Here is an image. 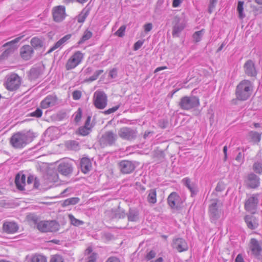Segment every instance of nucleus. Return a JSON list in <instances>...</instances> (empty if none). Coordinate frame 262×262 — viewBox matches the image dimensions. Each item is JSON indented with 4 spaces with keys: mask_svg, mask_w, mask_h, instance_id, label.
<instances>
[{
    "mask_svg": "<svg viewBox=\"0 0 262 262\" xmlns=\"http://www.w3.org/2000/svg\"><path fill=\"white\" fill-rule=\"evenodd\" d=\"M90 11L89 9H83L80 14L77 16V20L79 23H83L86 17L89 15Z\"/></svg>",
    "mask_w": 262,
    "mask_h": 262,
    "instance_id": "27",
    "label": "nucleus"
},
{
    "mask_svg": "<svg viewBox=\"0 0 262 262\" xmlns=\"http://www.w3.org/2000/svg\"><path fill=\"white\" fill-rule=\"evenodd\" d=\"M62 45H63V43L60 42V41L59 40L48 52V53H50L55 50L56 49L60 48Z\"/></svg>",
    "mask_w": 262,
    "mask_h": 262,
    "instance_id": "47",
    "label": "nucleus"
},
{
    "mask_svg": "<svg viewBox=\"0 0 262 262\" xmlns=\"http://www.w3.org/2000/svg\"><path fill=\"white\" fill-rule=\"evenodd\" d=\"M258 204V195L257 194L251 195L245 201V209L249 213L254 214L256 211Z\"/></svg>",
    "mask_w": 262,
    "mask_h": 262,
    "instance_id": "9",
    "label": "nucleus"
},
{
    "mask_svg": "<svg viewBox=\"0 0 262 262\" xmlns=\"http://www.w3.org/2000/svg\"><path fill=\"white\" fill-rule=\"evenodd\" d=\"M183 182L185 185L189 189V190L192 193H195V186L191 182L190 179L188 178H184L183 180Z\"/></svg>",
    "mask_w": 262,
    "mask_h": 262,
    "instance_id": "30",
    "label": "nucleus"
},
{
    "mask_svg": "<svg viewBox=\"0 0 262 262\" xmlns=\"http://www.w3.org/2000/svg\"><path fill=\"white\" fill-rule=\"evenodd\" d=\"M52 15L54 20L56 22L62 21L66 17V8L63 6H57L52 9Z\"/></svg>",
    "mask_w": 262,
    "mask_h": 262,
    "instance_id": "14",
    "label": "nucleus"
},
{
    "mask_svg": "<svg viewBox=\"0 0 262 262\" xmlns=\"http://www.w3.org/2000/svg\"><path fill=\"white\" fill-rule=\"evenodd\" d=\"M31 47L33 49H38L43 47V42L41 38L38 37H34L30 40Z\"/></svg>",
    "mask_w": 262,
    "mask_h": 262,
    "instance_id": "26",
    "label": "nucleus"
},
{
    "mask_svg": "<svg viewBox=\"0 0 262 262\" xmlns=\"http://www.w3.org/2000/svg\"><path fill=\"white\" fill-rule=\"evenodd\" d=\"M117 139V135L113 131L105 132L101 138V142L104 144L112 145Z\"/></svg>",
    "mask_w": 262,
    "mask_h": 262,
    "instance_id": "18",
    "label": "nucleus"
},
{
    "mask_svg": "<svg viewBox=\"0 0 262 262\" xmlns=\"http://www.w3.org/2000/svg\"><path fill=\"white\" fill-rule=\"evenodd\" d=\"M81 92L80 91H74L72 93V96L74 100H77L81 97Z\"/></svg>",
    "mask_w": 262,
    "mask_h": 262,
    "instance_id": "46",
    "label": "nucleus"
},
{
    "mask_svg": "<svg viewBox=\"0 0 262 262\" xmlns=\"http://www.w3.org/2000/svg\"><path fill=\"white\" fill-rule=\"evenodd\" d=\"M68 217L71 224L74 226H79L84 224V222L82 221L77 219L73 214H69Z\"/></svg>",
    "mask_w": 262,
    "mask_h": 262,
    "instance_id": "34",
    "label": "nucleus"
},
{
    "mask_svg": "<svg viewBox=\"0 0 262 262\" xmlns=\"http://www.w3.org/2000/svg\"><path fill=\"white\" fill-rule=\"evenodd\" d=\"M34 53L32 47L28 45H24L20 49L19 54L22 59L25 60H29Z\"/></svg>",
    "mask_w": 262,
    "mask_h": 262,
    "instance_id": "17",
    "label": "nucleus"
},
{
    "mask_svg": "<svg viewBox=\"0 0 262 262\" xmlns=\"http://www.w3.org/2000/svg\"><path fill=\"white\" fill-rule=\"evenodd\" d=\"M71 34H67L66 35H65L64 36H63L62 38H61L60 39H59V40L60 41V42H61L63 45L69 39H70L71 37Z\"/></svg>",
    "mask_w": 262,
    "mask_h": 262,
    "instance_id": "55",
    "label": "nucleus"
},
{
    "mask_svg": "<svg viewBox=\"0 0 262 262\" xmlns=\"http://www.w3.org/2000/svg\"><path fill=\"white\" fill-rule=\"evenodd\" d=\"M42 112L40 108H37L34 112L30 113V116L40 118L42 116Z\"/></svg>",
    "mask_w": 262,
    "mask_h": 262,
    "instance_id": "44",
    "label": "nucleus"
},
{
    "mask_svg": "<svg viewBox=\"0 0 262 262\" xmlns=\"http://www.w3.org/2000/svg\"><path fill=\"white\" fill-rule=\"evenodd\" d=\"M205 30L204 29L200 31L195 32L193 35V38L195 42H198L201 40L202 36Z\"/></svg>",
    "mask_w": 262,
    "mask_h": 262,
    "instance_id": "37",
    "label": "nucleus"
},
{
    "mask_svg": "<svg viewBox=\"0 0 262 262\" xmlns=\"http://www.w3.org/2000/svg\"><path fill=\"white\" fill-rule=\"evenodd\" d=\"M252 91L253 85L251 82L248 80H243L236 86V98L241 101H245L250 97Z\"/></svg>",
    "mask_w": 262,
    "mask_h": 262,
    "instance_id": "3",
    "label": "nucleus"
},
{
    "mask_svg": "<svg viewBox=\"0 0 262 262\" xmlns=\"http://www.w3.org/2000/svg\"><path fill=\"white\" fill-rule=\"evenodd\" d=\"M92 251H93L92 248V247H88V248L85 250V253L86 254H88V255L90 254H92Z\"/></svg>",
    "mask_w": 262,
    "mask_h": 262,
    "instance_id": "62",
    "label": "nucleus"
},
{
    "mask_svg": "<svg viewBox=\"0 0 262 262\" xmlns=\"http://www.w3.org/2000/svg\"><path fill=\"white\" fill-rule=\"evenodd\" d=\"M80 199L78 198H71L65 200L62 203V206L66 207L71 205H75L79 202Z\"/></svg>",
    "mask_w": 262,
    "mask_h": 262,
    "instance_id": "33",
    "label": "nucleus"
},
{
    "mask_svg": "<svg viewBox=\"0 0 262 262\" xmlns=\"http://www.w3.org/2000/svg\"><path fill=\"white\" fill-rule=\"evenodd\" d=\"M152 25L151 23H147L144 25V29L146 32H149L151 30Z\"/></svg>",
    "mask_w": 262,
    "mask_h": 262,
    "instance_id": "56",
    "label": "nucleus"
},
{
    "mask_svg": "<svg viewBox=\"0 0 262 262\" xmlns=\"http://www.w3.org/2000/svg\"><path fill=\"white\" fill-rule=\"evenodd\" d=\"M147 201L149 203L155 204L157 202V191L155 189L149 190Z\"/></svg>",
    "mask_w": 262,
    "mask_h": 262,
    "instance_id": "28",
    "label": "nucleus"
},
{
    "mask_svg": "<svg viewBox=\"0 0 262 262\" xmlns=\"http://www.w3.org/2000/svg\"><path fill=\"white\" fill-rule=\"evenodd\" d=\"M15 183L16 188L18 190H25L26 186L25 175L24 174H17L15 177Z\"/></svg>",
    "mask_w": 262,
    "mask_h": 262,
    "instance_id": "23",
    "label": "nucleus"
},
{
    "mask_svg": "<svg viewBox=\"0 0 262 262\" xmlns=\"http://www.w3.org/2000/svg\"><path fill=\"white\" fill-rule=\"evenodd\" d=\"M166 69H167V67H166V66L158 67L155 69V73L158 72L161 70H165Z\"/></svg>",
    "mask_w": 262,
    "mask_h": 262,
    "instance_id": "63",
    "label": "nucleus"
},
{
    "mask_svg": "<svg viewBox=\"0 0 262 262\" xmlns=\"http://www.w3.org/2000/svg\"><path fill=\"white\" fill-rule=\"evenodd\" d=\"M24 36V35L19 36L10 41L7 42L3 45V47H6L8 46H9V45H12V44H14L15 43L18 42Z\"/></svg>",
    "mask_w": 262,
    "mask_h": 262,
    "instance_id": "45",
    "label": "nucleus"
},
{
    "mask_svg": "<svg viewBox=\"0 0 262 262\" xmlns=\"http://www.w3.org/2000/svg\"><path fill=\"white\" fill-rule=\"evenodd\" d=\"M119 107V105L114 106V107L110 108L107 110L106 111H104V114L105 115H107V114H110L113 113H114L115 112H116L117 110H118Z\"/></svg>",
    "mask_w": 262,
    "mask_h": 262,
    "instance_id": "49",
    "label": "nucleus"
},
{
    "mask_svg": "<svg viewBox=\"0 0 262 262\" xmlns=\"http://www.w3.org/2000/svg\"><path fill=\"white\" fill-rule=\"evenodd\" d=\"M244 71L248 76H255L257 72L254 63L249 60L246 62L244 66Z\"/></svg>",
    "mask_w": 262,
    "mask_h": 262,
    "instance_id": "21",
    "label": "nucleus"
},
{
    "mask_svg": "<svg viewBox=\"0 0 262 262\" xmlns=\"http://www.w3.org/2000/svg\"><path fill=\"white\" fill-rule=\"evenodd\" d=\"M245 221L247 227L251 230L255 229L258 226V220L253 216L249 215H246L245 217Z\"/></svg>",
    "mask_w": 262,
    "mask_h": 262,
    "instance_id": "25",
    "label": "nucleus"
},
{
    "mask_svg": "<svg viewBox=\"0 0 262 262\" xmlns=\"http://www.w3.org/2000/svg\"><path fill=\"white\" fill-rule=\"evenodd\" d=\"M31 262H47V258L42 254H35L32 256Z\"/></svg>",
    "mask_w": 262,
    "mask_h": 262,
    "instance_id": "29",
    "label": "nucleus"
},
{
    "mask_svg": "<svg viewBox=\"0 0 262 262\" xmlns=\"http://www.w3.org/2000/svg\"><path fill=\"white\" fill-rule=\"evenodd\" d=\"M82 111L81 108H78L77 111L75 113V118L74 120L76 122H79L82 117Z\"/></svg>",
    "mask_w": 262,
    "mask_h": 262,
    "instance_id": "41",
    "label": "nucleus"
},
{
    "mask_svg": "<svg viewBox=\"0 0 262 262\" xmlns=\"http://www.w3.org/2000/svg\"><path fill=\"white\" fill-rule=\"evenodd\" d=\"M84 58V54L80 51L75 52L67 61L65 68L69 71L76 68L79 66Z\"/></svg>",
    "mask_w": 262,
    "mask_h": 262,
    "instance_id": "6",
    "label": "nucleus"
},
{
    "mask_svg": "<svg viewBox=\"0 0 262 262\" xmlns=\"http://www.w3.org/2000/svg\"><path fill=\"white\" fill-rule=\"evenodd\" d=\"M120 172L124 174H129L133 172L135 169V164L128 160H122L118 164Z\"/></svg>",
    "mask_w": 262,
    "mask_h": 262,
    "instance_id": "13",
    "label": "nucleus"
},
{
    "mask_svg": "<svg viewBox=\"0 0 262 262\" xmlns=\"http://www.w3.org/2000/svg\"><path fill=\"white\" fill-rule=\"evenodd\" d=\"M28 219L41 232H54L60 229L59 224L55 220L39 221L38 217L35 215H30Z\"/></svg>",
    "mask_w": 262,
    "mask_h": 262,
    "instance_id": "1",
    "label": "nucleus"
},
{
    "mask_svg": "<svg viewBox=\"0 0 262 262\" xmlns=\"http://www.w3.org/2000/svg\"><path fill=\"white\" fill-rule=\"evenodd\" d=\"M126 29V26L122 25L119 29L115 33V35L120 37H122L124 35V33Z\"/></svg>",
    "mask_w": 262,
    "mask_h": 262,
    "instance_id": "40",
    "label": "nucleus"
},
{
    "mask_svg": "<svg viewBox=\"0 0 262 262\" xmlns=\"http://www.w3.org/2000/svg\"><path fill=\"white\" fill-rule=\"evenodd\" d=\"M103 72V70H98L97 71L93 76H92L91 77H90L88 79V81H94L95 80H96L98 77L99 76V75L100 74H101Z\"/></svg>",
    "mask_w": 262,
    "mask_h": 262,
    "instance_id": "42",
    "label": "nucleus"
},
{
    "mask_svg": "<svg viewBox=\"0 0 262 262\" xmlns=\"http://www.w3.org/2000/svg\"><path fill=\"white\" fill-rule=\"evenodd\" d=\"M172 248L176 249L179 252H182L188 250V247L185 240L182 238H177L173 240Z\"/></svg>",
    "mask_w": 262,
    "mask_h": 262,
    "instance_id": "15",
    "label": "nucleus"
},
{
    "mask_svg": "<svg viewBox=\"0 0 262 262\" xmlns=\"http://www.w3.org/2000/svg\"><path fill=\"white\" fill-rule=\"evenodd\" d=\"M58 98L56 96L48 95L43 99L40 103V107L42 109H46L56 104Z\"/></svg>",
    "mask_w": 262,
    "mask_h": 262,
    "instance_id": "16",
    "label": "nucleus"
},
{
    "mask_svg": "<svg viewBox=\"0 0 262 262\" xmlns=\"http://www.w3.org/2000/svg\"><path fill=\"white\" fill-rule=\"evenodd\" d=\"M137 131L128 127H122L118 131V136L123 140L132 141L135 140L137 137Z\"/></svg>",
    "mask_w": 262,
    "mask_h": 262,
    "instance_id": "10",
    "label": "nucleus"
},
{
    "mask_svg": "<svg viewBox=\"0 0 262 262\" xmlns=\"http://www.w3.org/2000/svg\"><path fill=\"white\" fill-rule=\"evenodd\" d=\"M34 180L35 181L36 179H34V177L33 176H29L27 178V185L31 184L34 182Z\"/></svg>",
    "mask_w": 262,
    "mask_h": 262,
    "instance_id": "57",
    "label": "nucleus"
},
{
    "mask_svg": "<svg viewBox=\"0 0 262 262\" xmlns=\"http://www.w3.org/2000/svg\"><path fill=\"white\" fill-rule=\"evenodd\" d=\"M184 29L183 26H176L173 28L172 35L174 36L179 33Z\"/></svg>",
    "mask_w": 262,
    "mask_h": 262,
    "instance_id": "50",
    "label": "nucleus"
},
{
    "mask_svg": "<svg viewBox=\"0 0 262 262\" xmlns=\"http://www.w3.org/2000/svg\"><path fill=\"white\" fill-rule=\"evenodd\" d=\"M244 4V2L239 1L238 2L237 7V11L238 13V17L241 19H242L245 16L243 13Z\"/></svg>",
    "mask_w": 262,
    "mask_h": 262,
    "instance_id": "35",
    "label": "nucleus"
},
{
    "mask_svg": "<svg viewBox=\"0 0 262 262\" xmlns=\"http://www.w3.org/2000/svg\"><path fill=\"white\" fill-rule=\"evenodd\" d=\"M57 169L60 174L68 177L72 173L73 167L69 161H62L58 165Z\"/></svg>",
    "mask_w": 262,
    "mask_h": 262,
    "instance_id": "11",
    "label": "nucleus"
},
{
    "mask_svg": "<svg viewBox=\"0 0 262 262\" xmlns=\"http://www.w3.org/2000/svg\"><path fill=\"white\" fill-rule=\"evenodd\" d=\"M91 119V118L90 116H89L87 118L86 122L84 124V126L83 127H86V128H91V125H90Z\"/></svg>",
    "mask_w": 262,
    "mask_h": 262,
    "instance_id": "59",
    "label": "nucleus"
},
{
    "mask_svg": "<svg viewBox=\"0 0 262 262\" xmlns=\"http://www.w3.org/2000/svg\"><path fill=\"white\" fill-rule=\"evenodd\" d=\"M93 35V33L90 30L88 29L85 30L83 32L82 37L78 42L79 44H81L85 42V41L90 39Z\"/></svg>",
    "mask_w": 262,
    "mask_h": 262,
    "instance_id": "32",
    "label": "nucleus"
},
{
    "mask_svg": "<svg viewBox=\"0 0 262 262\" xmlns=\"http://www.w3.org/2000/svg\"><path fill=\"white\" fill-rule=\"evenodd\" d=\"M249 247L252 254L256 256H258L262 251V248L258 242L255 238L251 239Z\"/></svg>",
    "mask_w": 262,
    "mask_h": 262,
    "instance_id": "22",
    "label": "nucleus"
},
{
    "mask_svg": "<svg viewBox=\"0 0 262 262\" xmlns=\"http://www.w3.org/2000/svg\"><path fill=\"white\" fill-rule=\"evenodd\" d=\"M105 262H120V260L116 256H111L107 259Z\"/></svg>",
    "mask_w": 262,
    "mask_h": 262,
    "instance_id": "54",
    "label": "nucleus"
},
{
    "mask_svg": "<svg viewBox=\"0 0 262 262\" xmlns=\"http://www.w3.org/2000/svg\"><path fill=\"white\" fill-rule=\"evenodd\" d=\"M21 79L16 74H11L5 84L6 88L10 91L17 90L21 85Z\"/></svg>",
    "mask_w": 262,
    "mask_h": 262,
    "instance_id": "8",
    "label": "nucleus"
},
{
    "mask_svg": "<svg viewBox=\"0 0 262 262\" xmlns=\"http://www.w3.org/2000/svg\"><path fill=\"white\" fill-rule=\"evenodd\" d=\"M93 104L98 109H104L107 104V97L106 94L102 91H96L93 95Z\"/></svg>",
    "mask_w": 262,
    "mask_h": 262,
    "instance_id": "7",
    "label": "nucleus"
},
{
    "mask_svg": "<svg viewBox=\"0 0 262 262\" xmlns=\"http://www.w3.org/2000/svg\"><path fill=\"white\" fill-rule=\"evenodd\" d=\"M156 253L154 250L150 251L145 256L146 260H150L156 256Z\"/></svg>",
    "mask_w": 262,
    "mask_h": 262,
    "instance_id": "48",
    "label": "nucleus"
},
{
    "mask_svg": "<svg viewBox=\"0 0 262 262\" xmlns=\"http://www.w3.org/2000/svg\"><path fill=\"white\" fill-rule=\"evenodd\" d=\"M128 220L130 222H136L139 219V212L137 211L130 210L127 214Z\"/></svg>",
    "mask_w": 262,
    "mask_h": 262,
    "instance_id": "31",
    "label": "nucleus"
},
{
    "mask_svg": "<svg viewBox=\"0 0 262 262\" xmlns=\"http://www.w3.org/2000/svg\"><path fill=\"white\" fill-rule=\"evenodd\" d=\"M50 262H64V260L61 255L55 254L51 256Z\"/></svg>",
    "mask_w": 262,
    "mask_h": 262,
    "instance_id": "38",
    "label": "nucleus"
},
{
    "mask_svg": "<svg viewBox=\"0 0 262 262\" xmlns=\"http://www.w3.org/2000/svg\"><path fill=\"white\" fill-rule=\"evenodd\" d=\"M179 106L184 110H190L200 105L199 98L196 96H184L181 98Z\"/></svg>",
    "mask_w": 262,
    "mask_h": 262,
    "instance_id": "5",
    "label": "nucleus"
},
{
    "mask_svg": "<svg viewBox=\"0 0 262 262\" xmlns=\"http://www.w3.org/2000/svg\"><path fill=\"white\" fill-rule=\"evenodd\" d=\"M10 52V50H7L5 51L2 55V57H6L8 56L9 53Z\"/></svg>",
    "mask_w": 262,
    "mask_h": 262,
    "instance_id": "64",
    "label": "nucleus"
},
{
    "mask_svg": "<svg viewBox=\"0 0 262 262\" xmlns=\"http://www.w3.org/2000/svg\"><path fill=\"white\" fill-rule=\"evenodd\" d=\"M143 44V41L138 40L137 41L134 46V50L137 51L139 50Z\"/></svg>",
    "mask_w": 262,
    "mask_h": 262,
    "instance_id": "52",
    "label": "nucleus"
},
{
    "mask_svg": "<svg viewBox=\"0 0 262 262\" xmlns=\"http://www.w3.org/2000/svg\"><path fill=\"white\" fill-rule=\"evenodd\" d=\"M3 231L7 234H13L18 230L17 224L14 222L6 221L3 225Z\"/></svg>",
    "mask_w": 262,
    "mask_h": 262,
    "instance_id": "19",
    "label": "nucleus"
},
{
    "mask_svg": "<svg viewBox=\"0 0 262 262\" xmlns=\"http://www.w3.org/2000/svg\"><path fill=\"white\" fill-rule=\"evenodd\" d=\"M49 179L53 182H57L59 179V176L56 172H54L50 175Z\"/></svg>",
    "mask_w": 262,
    "mask_h": 262,
    "instance_id": "51",
    "label": "nucleus"
},
{
    "mask_svg": "<svg viewBox=\"0 0 262 262\" xmlns=\"http://www.w3.org/2000/svg\"><path fill=\"white\" fill-rule=\"evenodd\" d=\"M253 169L257 173L261 174L262 173V163L260 162H255L253 164Z\"/></svg>",
    "mask_w": 262,
    "mask_h": 262,
    "instance_id": "39",
    "label": "nucleus"
},
{
    "mask_svg": "<svg viewBox=\"0 0 262 262\" xmlns=\"http://www.w3.org/2000/svg\"><path fill=\"white\" fill-rule=\"evenodd\" d=\"M249 136L251 140L254 142H259L261 139V134L256 132H251Z\"/></svg>",
    "mask_w": 262,
    "mask_h": 262,
    "instance_id": "36",
    "label": "nucleus"
},
{
    "mask_svg": "<svg viewBox=\"0 0 262 262\" xmlns=\"http://www.w3.org/2000/svg\"><path fill=\"white\" fill-rule=\"evenodd\" d=\"M247 184L249 188L255 189L259 186L260 179L255 174L250 173L248 176Z\"/></svg>",
    "mask_w": 262,
    "mask_h": 262,
    "instance_id": "20",
    "label": "nucleus"
},
{
    "mask_svg": "<svg viewBox=\"0 0 262 262\" xmlns=\"http://www.w3.org/2000/svg\"><path fill=\"white\" fill-rule=\"evenodd\" d=\"M223 203L217 199L212 200L209 206V214L211 222H215L223 215Z\"/></svg>",
    "mask_w": 262,
    "mask_h": 262,
    "instance_id": "4",
    "label": "nucleus"
},
{
    "mask_svg": "<svg viewBox=\"0 0 262 262\" xmlns=\"http://www.w3.org/2000/svg\"><path fill=\"white\" fill-rule=\"evenodd\" d=\"M223 152L224 154V161H226L227 159V146H225L223 148Z\"/></svg>",
    "mask_w": 262,
    "mask_h": 262,
    "instance_id": "61",
    "label": "nucleus"
},
{
    "mask_svg": "<svg viewBox=\"0 0 262 262\" xmlns=\"http://www.w3.org/2000/svg\"><path fill=\"white\" fill-rule=\"evenodd\" d=\"M168 205L172 209L179 208L183 203L180 195L176 192H171L167 198Z\"/></svg>",
    "mask_w": 262,
    "mask_h": 262,
    "instance_id": "12",
    "label": "nucleus"
},
{
    "mask_svg": "<svg viewBox=\"0 0 262 262\" xmlns=\"http://www.w3.org/2000/svg\"><path fill=\"white\" fill-rule=\"evenodd\" d=\"M33 138V134L30 131L18 132L13 134L10 139V143L14 148L20 149L31 142Z\"/></svg>",
    "mask_w": 262,
    "mask_h": 262,
    "instance_id": "2",
    "label": "nucleus"
},
{
    "mask_svg": "<svg viewBox=\"0 0 262 262\" xmlns=\"http://www.w3.org/2000/svg\"><path fill=\"white\" fill-rule=\"evenodd\" d=\"M235 262H244L243 257L241 254H238L236 256Z\"/></svg>",
    "mask_w": 262,
    "mask_h": 262,
    "instance_id": "58",
    "label": "nucleus"
},
{
    "mask_svg": "<svg viewBox=\"0 0 262 262\" xmlns=\"http://www.w3.org/2000/svg\"><path fill=\"white\" fill-rule=\"evenodd\" d=\"M92 167V162L90 159L83 157L81 159L80 167L83 173L86 174L89 172L91 170Z\"/></svg>",
    "mask_w": 262,
    "mask_h": 262,
    "instance_id": "24",
    "label": "nucleus"
},
{
    "mask_svg": "<svg viewBox=\"0 0 262 262\" xmlns=\"http://www.w3.org/2000/svg\"><path fill=\"white\" fill-rule=\"evenodd\" d=\"M116 75H117V70L116 69H113L110 72V76L112 78L115 77Z\"/></svg>",
    "mask_w": 262,
    "mask_h": 262,
    "instance_id": "60",
    "label": "nucleus"
},
{
    "mask_svg": "<svg viewBox=\"0 0 262 262\" xmlns=\"http://www.w3.org/2000/svg\"><path fill=\"white\" fill-rule=\"evenodd\" d=\"M96 259H97V254L95 253H93L88 257V260L87 262H96Z\"/></svg>",
    "mask_w": 262,
    "mask_h": 262,
    "instance_id": "53",
    "label": "nucleus"
},
{
    "mask_svg": "<svg viewBox=\"0 0 262 262\" xmlns=\"http://www.w3.org/2000/svg\"><path fill=\"white\" fill-rule=\"evenodd\" d=\"M90 128H86V127H80L78 129L79 134L82 136H86L90 133Z\"/></svg>",
    "mask_w": 262,
    "mask_h": 262,
    "instance_id": "43",
    "label": "nucleus"
}]
</instances>
